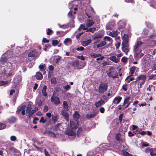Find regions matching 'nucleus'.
I'll use <instances>...</instances> for the list:
<instances>
[{
    "label": "nucleus",
    "mask_w": 156,
    "mask_h": 156,
    "mask_svg": "<svg viewBox=\"0 0 156 156\" xmlns=\"http://www.w3.org/2000/svg\"><path fill=\"white\" fill-rule=\"evenodd\" d=\"M80 117V115L77 111H75L73 114V117L74 120L78 122V120Z\"/></svg>",
    "instance_id": "obj_14"
},
{
    "label": "nucleus",
    "mask_w": 156,
    "mask_h": 156,
    "mask_svg": "<svg viewBox=\"0 0 156 156\" xmlns=\"http://www.w3.org/2000/svg\"><path fill=\"white\" fill-rule=\"evenodd\" d=\"M109 59L111 61L116 63H118L119 61L120 60L119 58H117V57L115 56H112L110 57Z\"/></svg>",
    "instance_id": "obj_21"
},
{
    "label": "nucleus",
    "mask_w": 156,
    "mask_h": 156,
    "mask_svg": "<svg viewBox=\"0 0 156 156\" xmlns=\"http://www.w3.org/2000/svg\"><path fill=\"white\" fill-rule=\"evenodd\" d=\"M46 122V120L44 119V118L43 117H42L40 120V123H45Z\"/></svg>",
    "instance_id": "obj_57"
},
{
    "label": "nucleus",
    "mask_w": 156,
    "mask_h": 156,
    "mask_svg": "<svg viewBox=\"0 0 156 156\" xmlns=\"http://www.w3.org/2000/svg\"><path fill=\"white\" fill-rule=\"evenodd\" d=\"M131 98L129 96L126 97L124 99L123 105L122 106H124L125 107L122 108L123 110H124L127 108L131 103L129 101Z\"/></svg>",
    "instance_id": "obj_7"
},
{
    "label": "nucleus",
    "mask_w": 156,
    "mask_h": 156,
    "mask_svg": "<svg viewBox=\"0 0 156 156\" xmlns=\"http://www.w3.org/2000/svg\"><path fill=\"white\" fill-rule=\"evenodd\" d=\"M42 47L41 46L37 47V49H34L28 54V56L29 57L37 58L41 54Z\"/></svg>",
    "instance_id": "obj_4"
},
{
    "label": "nucleus",
    "mask_w": 156,
    "mask_h": 156,
    "mask_svg": "<svg viewBox=\"0 0 156 156\" xmlns=\"http://www.w3.org/2000/svg\"><path fill=\"white\" fill-rule=\"evenodd\" d=\"M83 131L81 127L78 128L77 131L76 135L77 137H80V134Z\"/></svg>",
    "instance_id": "obj_29"
},
{
    "label": "nucleus",
    "mask_w": 156,
    "mask_h": 156,
    "mask_svg": "<svg viewBox=\"0 0 156 156\" xmlns=\"http://www.w3.org/2000/svg\"><path fill=\"white\" fill-rule=\"evenodd\" d=\"M10 139L12 141H15L16 140V137L15 136H12L10 137Z\"/></svg>",
    "instance_id": "obj_60"
},
{
    "label": "nucleus",
    "mask_w": 156,
    "mask_h": 156,
    "mask_svg": "<svg viewBox=\"0 0 156 156\" xmlns=\"http://www.w3.org/2000/svg\"><path fill=\"white\" fill-rule=\"evenodd\" d=\"M123 114L122 113L119 116V120L120 121V122L121 123L122 121V118L123 117Z\"/></svg>",
    "instance_id": "obj_59"
},
{
    "label": "nucleus",
    "mask_w": 156,
    "mask_h": 156,
    "mask_svg": "<svg viewBox=\"0 0 156 156\" xmlns=\"http://www.w3.org/2000/svg\"><path fill=\"white\" fill-rule=\"evenodd\" d=\"M36 103L37 104L38 106L39 107H41L42 104V101L41 100H39L37 101Z\"/></svg>",
    "instance_id": "obj_52"
},
{
    "label": "nucleus",
    "mask_w": 156,
    "mask_h": 156,
    "mask_svg": "<svg viewBox=\"0 0 156 156\" xmlns=\"http://www.w3.org/2000/svg\"><path fill=\"white\" fill-rule=\"evenodd\" d=\"M128 134L129 136L130 137L133 136H134V135L133 132L132 133L130 131H129L128 132Z\"/></svg>",
    "instance_id": "obj_61"
},
{
    "label": "nucleus",
    "mask_w": 156,
    "mask_h": 156,
    "mask_svg": "<svg viewBox=\"0 0 156 156\" xmlns=\"http://www.w3.org/2000/svg\"><path fill=\"white\" fill-rule=\"evenodd\" d=\"M122 135L119 133H116L115 134V139L117 141L119 142L122 141Z\"/></svg>",
    "instance_id": "obj_12"
},
{
    "label": "nucleus",
    "mask_w": 156,
    "mask_h": 156,
    "mask_svg": "<svg viewBox=\"0 0 156 156\" xmlns=\"http://www.w3.org/2000/svg\"><path fill=\"white\" fill-rule=\"evenodd\" d=\"M51 101L55 105H58L60 103L59 98L56 96L53 95L51 98Z\"/></svg>",
    "instance_id": "obj_10"
},
{
    "label": "nucleus",
    "mask_w": 156,
    "mask_h": 156,
    "mask_svg": "<svg viewBox=\"0 0 156 156\" xmlns=\"http://www.w3.org/2000/svg\"><path fill=\"white\" fill-rule=\"evenodd\" d=\"M106 44V42L105 41H103L100 44L97 45V48H99L102 47Z\"/></svg>",
    "instance_id": "obj_33"
},
{
    "label": "nucleus",
    "mask_w": 156,
    "mask_h": 156,
    "mask_svg": "<svg viewBox=\"0 0 156 156\" xmlns=\"http://www.w3.org/2000/svg\"><path fill=\"white\" fill-rule=\"evenodd\" d=\"M149 31L147 29H145L142 32V34L143 35L146 36L148 34Z\"/></svg>",
    "instance_id": "obj_47"
},
{
    "label": "nucleus",
    "mask_w": 156,
    "mask_h": 156,
    "mask_svg": "<svg viewBox=\"0 0 156 156\" xmlns=\"http://www.w3.org/2000/svg\"><path fill=\"white\" fill-rule=\"evenodd\" d=\"M79 65V62L78 60H76L75 61L72 62V66L76 69H78Z\"/></svg>",
    "instance_id": "obj_22"
},
{
    "label": "nucleus",
    "mask_w": 156,
    "mask_h": 156,
    "mask_svg": "<svg viewBox=\"0 0 156 156\" xmlns=\"http://www.w3.org/2000/svg\"><path fill=\"white\" fill-rule=\"evenodd\" d=\"M107 75L109 78L115 79L119 78L118 73L115 69L114 66H111L109 68L108 71L106 72Z\"/></svg>",
    "instance_id": "obj_3"
},
{
    "label": "nucleus",
    "mask_w": 156,
    "mask_h": 156,
    "mask_svg": "<svg viewBox=\"0 0 156 156\" xmlns=\"http://www.w3.org/2000/svg\"><path fill=\"white\" fill-rule=\"evenodd\" d=\"M53 32V31L49 28L48 29L47 31V34L48 35H50L51 33Z\"/></svg>",
    "instance_id": "obj_54"
},
{
    "label": "nucleus",
    "mask_w": 156,
    "mask_h": 156,
    "mask_svg": "<svg viewBox=\"0 0 156 156\" xmlns=\"http://www.w3.org/2000/svg\"><path fill=\"white\" fill-rule=\"evenodd\" d=\"M51 83L55 84L56 83V80L55 78L53 77L51 79Z\"/></svg>",
    "instance_id": "obj_50"
},
{
    "label": "nucleus",
    "mask_w": 156,
    "mask_h": 156,
    "mask_svg": "<svg viewBox=\"0 0 156 156\" xmlns=\"http://www.w3.org/2000/svg\"><path fill=\"white\" fill-rule=\"evenodd\" d=\"M45 64L40 65L39 66V68L41 71H43L45 70Z\"/></svg>",
    "instance_id": "obj_35"
},
{
    "label": "nucleus",
    "mask_w": 156,
    "mask_h": 156,
    "mask_svg": "<svg viewBox=\"0 0 156 156\" xmlns=\"http://www.w3.org/2000/svg\"><path fill=\"white\" fill-rule=\"evenodd\" d=\"M36 111H35V110L33 109L32 110H31L30 112L28 114L29 117H30V116H32V115L34 114Z\"/></svg>",
    "instance_id": "obj_51"
},
{
    "label": "nucleus",
    "mask_w": 156,
    "mask_h": 156,
    "mask_svg": "<svg viewBox=\"0 0 156 156\" xmlns=\"http://www.w3.org/2000/svg\"><path fill=\"white\" fill-rule=\"evenodd\" d=\"M47 89V87L46 85H44L43 88L42 92L43 95L45 97H46L47 96V93L46 92Z\"/></svg>",
    "instance_id": "obj_24"
},
{
    "label": "nucleus",
    "mask_w": 156,
    "mask_h": 156,
    "mask_svg": "<svg viewBox=\"0 0 156 156\" xmlns=\"http://www.w3.org/2000/svg\"><path fill=\"white\" fill-rule=\"evenodd\" d=\"M66 134L69 136H73L74 137H75L76 135V133L71 129L67 131L66 133Z\"/></svg>",
    "instance_id": "obj_18"
},
{
    "label": "nucleus",
    "mask_w": 156,
    "mask_h": 156,
    "mask_svg": "<svg viewBox=\"0 0 156 156\" xmlns=\"http://www.w3.org/2000/svg\"><path fill=\"white\" fill-rule=\"evenodd\" d=\"M68 16L69 17L71 18H73L74 16L73 15V12H69L68 13Z\"/></svg>",
    "instance_id": "obj_49"
},
{
    "label": "nucleus",
    "mask_w": 156,
    "mask_h": 156,
    "mask_svg": "<svg viewBox=\"0 0 156 156\" xmlns=\"http://www.w3.org/2000/svg\"><path fill=\"white\" fill-rule=\"evenodd\" d=\"M146 78V76L144 75H140L136 77V81H138V85L140 86L138 87L139 88H141L142 85L145 83Z\"/></svg>",
    "instance_id": "obj_6"
},
{
    "label": "nucleus",
    "mask_w": 156,
    "mask_h": 156,
    "mask_svg": "<svg viewBox=\"0 0 156 156\" xmlns=\"http://www.w3.org/2000/svg\"><path fill=\"white\" fill-rule=\"evenodd\" d=\"M71 88V86L69 85H67L64 87V89H65L66 90H69Z\"/></svg>",
    "instance_id": "obj_56"
},
{
    "label": "nucleus",
    "mask_w": 156,
    "mask_h": 156,
    "mask_svg": "<svg viewBox=\"0 0 156 156\" xmlns=\"http://www.w3.org/2000/svg\"><path fill=\"white\" fill-rule=\"evenodd\" d=\"M42 42L43 43H48L49 42V40L47 39L46 38H44L43 39Z\"/></svg>",
    "instance_id": "obj_63"
},
{
    "label": "nucleus",
    "mask_w": 156,
    "mask_h": 156,
    "mask_svg": "<svg viewBox=\"0 0 156 156\" xmlns=\"http://www.w3.org/2000/svg\"><path fill=\"white\" fill-rule=\"evenodd\" d=\"M105 103L104 101L103 100H100L95 103V105L97 107L100 106L102 105Z\"/></svg>",
    "instance_id": "obj_25"
},
{
    "label": "nucleus",
    "mask_w": 156,
    "mask_h": 156,
    "mask_svg": "<svg viewBox=\"0 0 156 156\" xmlns=\"http://www.w3.org/2000/svg\"><path fill=\"white\" fill-rule=\"evenodd\" d=\"M128 58L125 57H123L121 59V61L123 62H127Z\"/></svg>",
    "instance_id": "obj_53"
},
{
    "label": "nucleus",
    "mask_w": 156,
    "mask_h": 156,
    "mask_svg": "<svg viewBox=\"0 0 156 156\" xmlns=\"http://www.w3.org/2000/svg\"><path fill=\"white\" fill-rule=\"evenodd\" d=\"M94 23L92 20L87 19L86 23V26L87 27H89L92 26Z\"/></svg>",
    "instance_id": "obj_20"
},
{
    "label": "nucleus",
    "mask_w": 156,
    "mask_h": 156,
    "mask_svg": "<svg viewBox=\"0 0 156 156\" xmlns=\"http://www.w3.org/2000/svg\"><path fill=\"white\" fill-rule=\"evenodd\" d=\"M6 127V125L5 124L0 122V130L5 129Z\"/></svg>",
    "instance_id": "obj_38"
},
{
    "label": "nucleus",
    "mask_w": 156,
    "mask_h": 156,
    "mask_svg": "<svg viewBox=\"0 0 156 156\" xmlns=\"http://www.w3.org/2000/svg\"><path fill=\"white\" fill-rule=\"evenodd\" d=\"M62 115L65 117L66 119H68L69 118V114L65 112L62 111Z\"/></svg>",
    "instance_id": "obj_37"
},
{
    "label": "nucleus",
    "mask_w": 156,
    "mask_h": 156,
    "mask_svg": "<svg viewBox=\"0 0 156 156\" xmlns=\"http://www.w3.org/2000/svg\"><path fill=\"white\" fill-rule=\"evenodd\" d=\"M136 67L134 66H133L130 67L129 69V76H128L126 79V80H127L130 77V76H133L136 70Z\"/></svg>",
    "instance_id": "obj_11"
},
{
    "label": "nucleus",
    "mask_w": 156,
    "mask_h": 156,
    "mask_svg": "<svg viewBox=\"0 0 156 156\" xmlns=\"http://www.w3.org/2000/svg\"><path fill=\"white\" fill-rule=\"evenodd\" d=\"M128 86V84L125 83L123 84L122 87V89L124 90L125 91H126L127 90V86Z\"/></svg>",
    "instance_id": "obj_46"
},
{
    "label": "nucleus",
    "mask_w": 156,
    "mask_h": 156,
    "mask_svg": "<svg viewBox=\"0 0 156 156\" xmlns=\"http://www.w3.org/2000/svg\"><path fill=\"white\" fill-rule=\"evenodd\" d=\"M32 109V107L30 104H28L26 108V112L27 114H29Z\"/></svg>",
    "instance_id": "obj_30"
},
{
    "label": "nucleus",
    "mask_w": 156,
    "mask_h": 156,
    "mask_svg": "<svg viewBox=\"0 0 156 156\" xmlns=\"http://www.w3.org/2000/svg\"><path fill=\"white\" fill-rule=\"evenodd\" d=\"M92 41L91 39H88L86 41H83L82 42V45L86 47Z\"/></svg>",
    "instance_id": "obj_19"
},
{
    "label": "nucleus",
    "mask_w": 156,
    "mask_h": 156,
    "mask_svg": "<svg viewBox=\"0 0 156 156\" xmlns=\"http://www.w3.org/2000/svg\"><path fill=\"white\" fill-rule=\"evenodd\" d=\"M114 27L113 25L112 24V23H109L107 24L106 26V30H112L113 29V28Z\"/></svg>",
    "instance_id": "obj_27"
},
{
    "label": "nucleus",
    "mask_w": 156,
    "mask_h": 156,
    "mask_svg": "<svg viewBox=\"0 0 156 156\" xmlns=\"http://www.w3.org/2000/svg\"><path fill=\"white\" fill-rule=\"evenodd\" d=\"M7 122L10 123H13L16 122L17 121V118L14 116H11L7 119Z\"/></svg>",
    "instance_id": "obj_13"
},
{
    "label": "nucleus",
    "mask_w": 156,
    "mask_h": 156,
    "mask_svg": "<svg viewBox=\"0 0 156 156\" xmlns=\"http://www.w3.org/2000/svg\"><path fill=\"white\" fill-rule=\"evenodd\" d=\"M48 106L46 105H45L44 107V108L43 109L44 111L45 112H46L48 111Z\"/></svg>",
    "instance_id": "obj_64"
},
{
    "label": "nucleus",
    "mask_w": 156,
    "mask_h": 156,
    "mask_svg": "<svg viewBox=\"0 0 156 156\" xmlns=\"http://www.w3.org/2000/svg\"><path fill=\"white\" fill-rule=\"evenodd\" d=\"M0 60L2 63H4L7 62V59L5 57H1L0 59Z\"/></svg>",
    "instance_id": "obj_40"
},
{
    "label": "nucleus",
    "mask_w": 156,
    "mask_h": 156,
    "mask_svg": "<svg viewBox=\"0 0 156 156\" xmlns=\"http://www.w3.org/2000/svg\"><path fill=\"white\" fill-rule=\"evenodd\" d=\"M151 148H147L145 149V152L146 153H151Z\"/></svg>",
    "instance_id": "obj_58"
},
{
    "label": "nucleus",
    "mask_w": 156,
    "mask_h": 156,
    "mask_svg": "<svg viewBox=\"0 0 156 156\" xmlns=\"http://www.w3.org/2000/svg\"><path fill=\"white\" fill-rule=\"evenodd\" d=\"M87 27H86L85 26L84 24H81L80 26V28H81L83 30H87Z\"/></svg>",
    "instance_id": "obj_55"
},
{
    "label": "nucleus",
    "mask_w": 156,
    "mask_h": 156,
    "mask_svg": "<svg viewBox=\"0 0 156 156\" xmlns=\"http://www.w3.org/2000/svg\"><path fill=\"white\" fill-rule=\"evenodd\" d=\"M2 73L7 77L10 76L12 75H14V73L13 72H12L10 68H7L4 69V70L2 72Z\"/></svg>",
    "instance_id": "obj_8"
},
{
    "label": "nucleus",
    "mask_w": 156,
    "mask_h": 156,
    "mask_svg": "<svg viewBox=\"0 0 156 156\" xmlns=\"http://www.w3.org/2000/svg\"><path fill=\"white\" fill-rule=\"evenodd\" d=\"M122 97L119 96H118L114 98L113 100L112 103L116 104H118L122 100Z\"/></svg>",
    "instance_id": "obj_15"
},
{
    "label": "nucleus",
    "mask_w": 156,
    "mask_h": 156,
    "mask_svg": "<svg viewBox=\"0 0 156 156\" xmlns=\"http://www.w3.org/2000/svg\"><path fill=\"white\" fill-rule=\"evenodd\" d=\"M9 82L8 81H0V86H3L8 84Z\"/></svg>",
    "instance_id": "obj_43"
},
{
    "label": "nucleus",
    "mask_w": 156,
    "mask_h": 156,
    "mask_svg": "<svg viewBox=\"0 0 156 156\" xmlns=\"http://www.w3.org/2000/svg\"><path fill=\"white\" fill-rule=\"evenodd\" d=\"M108 84L106 82H101L99 85L98 87V92L99 94H102L107 90Z\"/></svg>",
    "instance_id": "obj_5"
},
{
    "label": "nucleus",
    "mask_w": 156,
    "mask_h": 156,
    "mask_svg": "<svg viewBox=\"0 0 156 156\" xmlns=\"http://www.w3.org/2000/svg\"><path fill=\"white\" fill-rule=\"evenodd\" d=\"M142 43L141 41H137L133 47L134 57L135 59L138 57L141 52V49L140 47Z\"/></svg>",
    "instance_id": "obj_2"
},
{
    "label": "nucleus",
    "mask_w": 156,
    "mask_h": 156,
    "mask_svg": "<svg viewBox=\"0 0 156 156\" xmlns=\"http://www.w3.org/2000/svg\"><path fill=\"white\" fill-rule=\"evenodd\" d=\"M129 36L127 34H124L122 37V49L123 52H124L125 54L127 55L128 53L129 52Z\"/></svg>",
    "instance_id": "obj_1"
},
{
    "label": "nucleus",
    "mask_w": 156,
    "mask_h": 156,
    "mask_svg": "<svg viewBox=\"0 0 156 156\" xmlns=\"http://www.w3.org/2000/svg\"><path fill=\"white\" fill-rule=\"evenodd\" d=\"M122 154L126 156H130L131 155L130 153L124 150H122Z\"/></svg>",
    "instance_id": "obj_39"
},
{
    "label": "nucleus",
    "mask_w": 156,
    "mask_h": 156,
    "mask_svg": "<svg viewBox=\"0 0 156 156\" xmlns=\"http://www.w3.org/2000/svg\"><path fill=\"white\" fill-rule=\"evenodd\" d=\"M58 44V41L57 40H54L52 41V45L55 46L57 45Z\"/></svg>",
    "instance_id": "obj_41"
},
{
    "label": "nucleus",
    "mask_w": 156,
    "mask_h": 156,
    "mask_svg": "<svg viewBox=\"0 0 156 156\" xmlns=\"http://www.w3.org/2000/svg\"><path fill=\"white\" fill-rule=\"evenodd\" d=\"M70 128L73 129H76L78 127V124L73 121H70Z\"/></svg>",
    "instance_id": "obj_16"
},
{
    "label": "nucleus",
    "mask_w": 156,
    "mask_h": 156,
    "mask_svg": "<svg viewBox=\"0 0 156 156\" xmlns=\"http://www.w3.org/2000/svg\"><path fill=\"white\" fill-rule=\"evenodd\" d=\"M118 31L116 30L115 31H113V35H112V37H115L118 35Z\"/></svg>",
    "instance_id": "obj_48"
},
{
    "label": "nucleus",
    "mask_w": 156,
    "mask_h": 156,
    "mask_svg": "<svg viewBox=\"0 0 156 156\" xmlns=\"http://www.w3.org/2000/svg\"><path fill=\"white\" fill-rule=\"evenodd\" d=\"M118 29L119 30L124 29L126 26V24L122 21L119 22L118 25Z\"/></svg>",
    "instance_id": "obj_17"
},
{
    "label": "nucleus",
    "mask_w": 156,
    "mask_h": 156,
    "mask_svg": "<svg viewBox=\"0 0 156 156\" xmlns=\"http://www.w3.org/2000/svg\"><path fill=\"white\" fill-rule=\"evenodd\" d=\"M100 112L101 113H104L105 111V108L103 107L101 108L100 109Z\"/></svg>",
    "instance_id": "obj_62"
},
{
    "label": "nucleus",
    "mask_w": 156,
    "mask_h": 156,
    "mask_svg": "<svg viewBox=\"0 0 156 156\" xmlns=\"http://www.w3.org/2000/svg\"><path fill=\"white\" fill-rule=\"evenodd\" d=\"M57 115H52V119L54 123H55L57 121Z\"/></svg>",
    "instance_id": "obj_44"
},
{
    "label": "nucleus",
    "mask_w": 156,
    "mask_h": 156,
    "mask_svg": "<svg viewBox=\"0 0 156 156\" xmlns=\"http://www.w3.org/2000/svg\"><path fill=\"white\" fill-rule=\"evenodd\" d=\"M96 114L95 112H91L90 114H88L86 115V117L88 119L94 117Z\"/></svg>",
    "instance_id": "obj_26"
},
{
    "label": "nucleus",
    "mask_w": 156,
    "mask_h": 156,
    "mask_svg": "<svg viewBox=\"0 0 156 156\" xmlns=\"http://www.w3.org/2000/svg\"><path fill=\"white\" fill-rule=\"evenodd\" d=\"M62 57L59 55L55 56L54 60L56 63H58L61 60Z\"/></svg>",
    "instance_id": "obj_28"
},
{
    "label": "nucleus",
    "mask_w": 156,
    "mask_h": 156,
    "mask_svg": "<svg viewBox=\"0 0 156 156\" xmlns=\"http://www.w3.org/2000/svg\"><path fill=\"white\" fill-rule=\"evenodd\" d=\"M90 55L91 57L95 58L97 57H100V56H101V54H96L95 53H91L90 54Z\"/></svg>",
    "instance_id": "obj_31"
},
{
    "label": "nucleus",
    "mask_w": 156,
    "mask_h": 156,
    "mask_svg": "<svg viewBox=\"0 0 156 156\" xmlns=\"http://www.w3.org/2000/svg\"><path fill=\"white\" fill-rule=\"evenodd\" d=\"M150 154L151 156L156 155V149L155 148H151Z\"/></svg>",
    "instance_id": "obj_34"
},
{
    "label": "nucleus",
    "mask_w": 156,
    "mask_h": 156,
    "mask_svg": "<svg viewBox=\"0 0 156 156\" xmlns=\"http://www.w3.org/2000/svg\"><path fill=\"white\" fill-rule=\"evenodd\" d=\"M71 39L70 38H67L64 41V43L65 44H67L68 43L71 42Z\"/></svg>",
    "instance_id": "obj_45"
},
{
    "label": "nucleus",
    "mask_w": 156,
    "mask_h": 156,
    "mask_svg": "<svg viewBox=\"0 0 156 156\" xmlns=\"http://www.w3.org/2000/svg\"><path fill=\"white\" fill-rule=\"evenodd\" d=\"M104 36L103 33L100 31H98L95 33L93 35V40H95L97 39L101 38Z\"/></svg>",
    "instance_id": "obj_9"
},
{
    "label": "nucleus",
    "mask_w": 156,
    "mask_h": 156,
    "mask_svg": "<svg viewBox=\"0 0 156 156\" xmlns=\"http://www.w3.org/2000/svg\"><path fill=\"white\" fill-rule=\"evenodd\" d=\"M78 1L77 0L73 1L70 3L69 4V6L71 5V6H72L71 7H73V6H75V5H77V4L78 3Z\"/></svg>",
    "instance_id": "obj_32"
},
{
    "label": "nucleus",
    "mask_w": 156,
    "mask_h": 156,
    "mask_svg": "<svg viewBox=\"0 0 156 156\" xmlns=\"http://www.w3.org/2000/svg\"><path fill=\"white\" fill-rule=\"evenodd\" d=\"M96 30V28L95 27L90 28L89 29L87 28V30L86 31V32H87L89 31L93 33Z\"/></svg>",
    "instance_id": "obj_36"
},
{
    "label": "nucleus",
    "mask_w": 156,
    "mask_h": 156,
    "mask_svg": "<svg viewBox=\"0 0 156 156\" xmlns=\"http://www.w3.org/2000/svg\"><path fill=\"white\" fill-rule=\"evenodd\" d=\"M35 77L37 80H41L43 79V76L42 73L38 72H37L35 75Z\"/></svg>",
    "instance_id": "obj_23"
},
{
    "label": "nucleus",
    "mask_w": 156,
    "mask_h": 156,
    "mask_svg": "<svg viewBox=\"0 0 156 156\" xmlns=\"http://www.w3.org/2000/svg\"><path fill=\"white\" fill-rule=\"evenodd\" d=\"M156 79V75L154 74L149 76V80H155Z\"/></svg>",
    "instance_id": "obj_42"
}]
</instances>
